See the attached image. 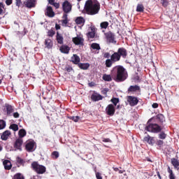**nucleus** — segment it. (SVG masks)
<instances>
[{"label":"nucleus","mask_w":179,"mask_h":179,"mask_svg":"<svg viewBox=\"0 0 179 179\" xmlns=\"http://www.w3.org/2000/svg\"><path fill=\"white\" fill-rule=\"evenodd\" d=\"M87 15H97L100 10V3L96 0H87L85 4Z\"/></svg>","instance_id":"f257e3e1"},{"label":"nucleus","mask_w":179,"mask_h":179,"mask_svg":"<svg viewBox=\"0 0 179 179\" xmlns=\"http://www.w3.org/2000/svg\"><path fill=\"white\" fill-rule=\"evenodd\" d=\"M114 72L116 73V75L114 77L116 82H124V80L128 78V73L127 72V70L121 66L114 67L112 72V76H114Z\"/></svg>","instance_id":"f03ea898"},{"label":"nucleus","mask_w":179,"mask_h":179,"mask_svg":"<svg viewBox=\"0 0 179 179\" xmlns=\"http://www.w3.org/2000/svg\"><path fill=\"white\" fill-rule=\"evenodd\" d=\"M31 166L38 174H44L45 173V166L40 165L37 162H33Z\"/></svg>","instance_id":"7ed1b4c3"},{"label":"nucleus","mask_w":179,"mask_h":179,"mask_svg":"<svg viewBox=\"0 0 179 179\" xmlns=\"http://www.w3.org/2000/svg\"><path fill=\"white\" fill-rule=\"evenodd\" d=\"M145 129L146 131H148V132L157 134L162 131V127H160L157 124H150L145 127Z\"/></svg>","instance_id":"20e7f679"},{"label":"nucleus","mask_w":179,"mask_h":179,"mask_svg":"<svg viewBox=\"0 0 179 179\" xmlns=\"http://www.w3.org/2000/svg\"><path fill=\"white\" fill-rule=\"evenodd\" d=\"M62 8L65 13H69V12L72 10V5H71V3H69L68 1H65L62 3Z\"/></svg>","instance_id":"39448f33"},{"label":"nucleus","mask_w":179,"mask_h":179,"mask_svg":"<svg viewBox=\"0 0 179 179\" xmlns=\"http://www.w3.org/2000/svg\"><path fill=\"white\" fill-rule=\"evenodd\" d=\"M25 148L28 152H33L36 149V143L34 141H29L27 142Z\"/></svg>","instance_id":"423d86ee"},{"label":"nucleus","mask_w":179,"mask_h":179,"mask_svg":"<svg viewBox=\"0 0 179 179\" xmlns=\"http://www.w3.org/2000/svg\"><path fill=\"white\" fill-rule=\"evenodd\" d=\"M106 113L108 115H113L115 114V106L113 104H109L106 108Z\"/></svg>","instance_id":"0eeeda50"},{"label":"nucleus","mask_w":179,"mask_h":179,"mask_svg":"<svg viewBox=\"0 0 179 179\" xmlns=\"http://www.w3.org/2000/svg\"><path fill=\"white\" fill-rule=\"evenodd\" d=\"M84 41L85 39H83V37L80 36L73 38V42L74 44H76V45H83Z\"/></svg>","instance_id":"6e6552de"},{"label":"nucleus","mask_w":179,"mask_h":179,"mask_svg":"<svg viewBox=\"0 0 179 179\" xmlns=\"http://www.w3.org/2000/svg\"><path fill=\"white\" fill-rule=\"evenodd\" d=\"M127 101L129 106H131L132 107H134V106H136V104H138L139 101L138 100V98L130 96L127 97Z\"/></svg>","instance_id":"1a4fd4ad"},{"label":"nucleus","mask_w":179,"mask_h":179,"mask_svg":"<svg viewBox=\"0 0 179 179\" xmlns=\"http://www.w3.org/2000/svg\"><path fill=\"white\" fill-rule=\"evenodd\" d=\"M144 142H146L147 143H148V145L153 146V145L156 143V140L155 139V137L147 136L144 137Z\"/></svg>","instance_id":"9d476101"},{"label":"nucleus","mask_w":179,"mask_h":179,"mask_svg":"<svg viewBox=\"0 0 179 179\" xmlns=\"http://www.w3.org/2000/svg\"><path fill=\"white\" fill-rule=\"evenodd\" d=\"M22 145H23V139L17 138L14 143V148L17 150H22Z\"/></svg>","instance_id":"9b49d317"},{"label":"nucleus","mask_w":179,"mask_h":179,"mask_svg":"<svg viewBox=\"0 0 179 179\" xmlns=\"http://www.w3.org/2000/svg\"><path fill=\"white\" fill-rule=\"evenodd\" d=\"M45 48H48V50L52 48V46L54 45V43L52 42V39L46 38L45 40Z\"/></svg>","instance_id":"f8f14e48"},{"label":"nucleus","mask_w":179,"mask_h":179,"mask_svg":"<svg viewBox=\"0 0 179 179\" xmlns=\"http://www.w3.org/2000/svg\"><path fill=\"white\" fill-rule=\"evenodd\" d=\"M110 59L111 61H113V62H117V61H120V59H121V56L120 55V54H118V52H115L111 55Z\"/></svg>","instance_id":"ddd939ff"},{"label":"nucleus","mask_w":179,"mask_h":179,"mask_svg":"<svg viewBox=\"0 0 179 179\" xmlns=\"http://www.w3.org/2000/svg\"><path fill=\"white\" fill-rule=\"evenodd\" d=\"M24 5L27 8H34L36 6V0H27L24 2Z\"/></svg>","instance_id":"4468645a"},{"label":"nucleus","mask_w":179,"mask_h":179,"mask_svg":"<svg viewBox=\"0 0 179 179\" xmlns=\"http://www.w3.org/2000/svg\"><path fill=\"white\" fill-rule=\"evenodd\" d=\"M45 15H47V16H49V17H54L55 14L54 13V11L52 10V8L51 6L47 7Z\"/></svg>","instance_id":"2eb2a0df"},{"label":"nucleus","mask_w":179,"mask_h":179,"mask_svg":"<svg viewBox=\"0 0 179 179\" xmlns=\"http://www.w3.org/2000/svg\"><path fill=\"white\" fill-rule=\"evenodd\" d=\"M117 54H119L120 57L125 58L127 55V50L124 48H120L117 50Z\"/></svg>","instance_id":"dca6fc26"},{"label":"nucleus","mask_w":179,"mask_h":179,"mask_svg":"<svg viewBox=\"0 0 179 179\" xmlns=\"http://www.w3.org/2000/svg\"><path fill=\"white\" fill-rule=\"evenodd\" d=\"M91 99L93 101H99V100H103V96L100 95V94L94 93L92 95Z\"/></svg>","instance_id":"f3484780"},{"label":"nucleus","mask_w":179,"mask_h":179,"mask_svg":"<svg viewBox=\"0 0 179 179\" xmlns=\"http://www.w3.org/2000/svg\"><path fill=\"white\" fill-rule=\"evenodd\" d=\"M3 164L6 170H10V169H12V163H10L9 160H4Z\"/></svg>","instance_id":"a211bd4d"},{"label":"nucleus","mask_w":179,"mask_h":179,"mask_svg":"<svg viewBox=\"0 0 179 179\" xmlns=\"http://www.w3.org/2000/svg\"><path fill=\"white\" fill-rule=\"evenodd\" d=\"M9 136H10V131L9 130H6L2 134L1 138L2 141H6Z\"/></svg>","instance_id":"6ab92c4d"},{"label":"nucleus","mask_w":179,"mask_h":179,"mask_svg":"<svg viewBox=\"0 0 179 179\" xmlns=\"http://www.w3.org/2000/svg\"><path fill=\"white\" fill-rule=\"evenodd\" d=\"M71 62L76 64V65H78V64L80 62V57H79V56H78L77 55H73L71 57Z\"/></svg>","instance_id":"aec40b11"},{"label":"nucleus","mask_w":179,"mask_h":179,"mask_svg":"<svg viewBox=\"0 0 179 179\" xmlns=\"http://www.w3.org/2000/svg\"><path fill=\"white\" fill-rule=\"evenodd\" d=\"M106 38L109 43H114V34L111 32L106 34Z\"/></svg>","instance_id":"412c9836"},{"label":"nucleus","mask_w":179,"mask_h":179,"mask_svg":"<svg viewBox=\"0 0 179 179\" xmlns=\"http://www.w3.org/2000/svg\"><path fill=\"white\" fill-rule=\"evenodd\" d=\"M171 164L173 166L175 169H177V170H179V162L177 159L173 158L171 159Z\"/></svg>","instance_id":"4be33fe9"},{"label":"nucleus","mask_w":179,"mask_h":179,"mask_svg":"<svg viewBox=\"0 0 179 179\" xmlns=\"http://www.w3.org/2000/svg\"><path fill=\"white\" fill-rule=\"evenodd\" d=\"M69 47L68 45H62L60 48L61 52H63V54H69Z\"/></svg>","instance_id":"5701e85b"},{"label":"nucleus","mask_w":179,"mask_h":179,"mask_svg":"<svg viewBox=\"0 0 179 179\" xmlns=\"http://www.w3.org/2000/svg\"><path fill=\"white\" fill-rule=\"evenodd\" d=\"M167 171L169 174V179H176V176L174 175V173H173V170H171L170 166H168Z\"/></svg>","instance_id":"b1692460"},{"label":"nucleus","mask_w":179,"mask_h":179,"mask_svg":"<svg viewBox=\"0 0 179 179\" xmlns=\"http://www.w3.org/2000/svg\"><path fill=\"white\" fill-rule=\"evenodd\" d=\"M79 68H80V69H84L86 70L89 68V66H90V64H89L88 63H80L78 64Z\"/></svg>","instance_id":"393cba45"},{"label":"nucleus","mask_w":179,"mask_h":179,"mask_svg":"<svg viewBox=\"0 0 179 179\" xmlns=\"http://www.w3.org/2000/svg\"><path fill=\"white\" fill-rule=\"evenodd\" d=\"M102 79H103L106 82H111V80H113V78L111 77V75H108V74H103Z\"/></svg>","instance_id":"a878e982"},{"label":"nucleus","mask_w":179,"mask_h":179,"mask_svg":"<svg viewBox=\"0 0 179 179\" xmlns=\"http://www.w3.org/2000/svg\"><path fill=\"white\" fill-rule=\"evenodd\" d=\"M139 89V86L138 85H131L129 87L128 92H138Z\"/></svg>","instance_id":"bb28decb"},{"label":"nucleus","mask_w":179,"mask_h":179,"mask_svg":"<svg viewBox=\"0 0 179 179\" xmlns=\"http://www.w3.org/2000/svg\"><path fill=\"white\" fill-rule=\"evenodd\" d=\"M77 24H85V19L82 17H78L76 20Z\"/></svg>","instance_id":"cd10ccee"},{"label":"nucleus","mask_w":179,"mask_h":179,"mask_svg":"<svg viewBox=\"0 0 179 179\" xmlns=\"http://www.w3.org/2000/svg\"><path fill=\"white\" fill-rule=\"evenodd\" d=\"M26 130L22 129L19 131L18 135H19V139H22V138H24V136L26 135Z\"/></svg>","instance_id":"c85d7f7f"},{"label":"nucleus","mask_w":179,"mask_h":179,"mask_svg":"<svg viewBox=\"0 0 179 179\" xmlns=\"http://www.w3.org/2000/svg\"><path fill=\"white\" fill-rule=\"evenodd\" d=\"M6 108L7 110V115H10L12 113H13V108H12V106L10 105H6Z\"/></svg>","instance_id":"c756f323"},{"label":"nucleus","mask_w":179,"mask_h":179,"mask_svg":"<svg viewBox=\"0 0 179 179\" xmlns=\"http://www.w3.org/2000/svg\"><path fill=\"white\" fill-rule=\"evenodd\" d=\"M16 162H17V165L18 166V167H20V166L23 165L24 163V161H23V159L19 157H17L16 158Z\"/></svg>","instance_id":"7c9ffc66"},{"label":"nucleus","mask_w":179,"mask_h":179,"mask_svg":"<svg viewBox=\"0 0 179 179\" xmlns=\"http://www.w3.org/2000/svg\"><path fill=\"white\" fill-rule=\"evenodd\" d=\"M10 129H13V131L16 132V131H19V126L16 124H13L10 126Z\"/></svg>","instance_id":"2f4dec72"},{"label":"nucleus","mask_w":179,"mask_h":179,"mask_svg":"<svg viewBox=\"0 0 179 179\" xmlns=\"http://www.w3.org/2000/svg\"><path fill=\"white\" fill-rule=\"evenodd\" d=\"M110 101L113 103V106L115 107H116L117 104H118V103H120V99L118 98H112Z\"/></svg>","instance_id":"473e14b6"},{"label":"nucleus","mask_w":179,"mask_h":179,"mask_svg":"<svg viewBox=\"0 0 179 179\" xmlns=\"http://www.w3.org/2000/svg\"><path fill=\"white\" fill-rule=\"evenodd\" d=\"M91 48H92V50H100V45H99L98 43H92L91 45Z\"/></svg>","instance_id":"72a5a7b5"},{"label":"nucleus","mask_w":179,"mask_h":179,"mask_svg":"<svg viewBox=\"0 0 179 179\" xmlns=\"http://www.w3.org/2000/svg\"><path fill=\"white\" fill-rule=\"evenodd\" d=\"M52 159H58L59 157V152L55 151L52 152Z\"/></svg>","instance_id":"f704fd0d"},{"label":"nucleus","mask_w":179,"mask_h":179,"mask_svg":"<svg viewBox=\"0 0 179 179\" xmlns=\"http://www.w3.org/2000/svg\"><path fill=\"white\" fill-rule=\"evenodd\" d=\"M13 179H24V177H23L22 173H18L14 176Z\"/></svg>","instance_id":"c9c22d12"},{"label":"nucleus","mask_w":179,"mask_h":179,"mask_svg":"<svg viewBox=\"0 0 179 179\" xmlns=\"http://www.w3.org/2000/svg\"><path fill=\"white\" fill-rule=\"evenodd\" d=\"M6 127V122L4 120H0V129H4Z\"/></svg>","instance_id":"e433bc0d"},{"label":"nucleus","mask_w":179,"mask_h":179,"mask_svg":"<svg viewBox=\"0 0 179 179\" xmlns=\"http://www.w3.org/2000/svg\"><path fill=\"white\" fill-rule=\"evenodd\" d=\"M70 120L74 121V122H78L80 120V117L79 116H71L70 117Z\"/></svg>","instance_id":"4c0bfd02"},{"label":"nucleus","mask_w":179,"mask_h":179,"mask_svg":"<svg viewBox=\"0 0 179 179\" xmlns=\"http://www.w3.org/2000/svg\"><path fill=\"white\" fill-rule=\"evenodd\" d=\"M102 29H107L108 27V22H103L100 24Z\"/></svg>","instance_id":"58836bf2"},{"label":"nucleus","mask_w":179,"mask_h":179,"mask_svg":"<svg viewBox=\"0 0 179 179\" xmlns=\"http://www.w3.org/2000/svg\"><path fill=\"white\" fill-rule=\"evenodd\" d=\"M57 43H59V44H62L64 43V38H62V36H61L59 35H57Z\"/></svg>","instance_id":"ea45409f"},{"label":"nucleus","mask_w":179,"mask_h":179,"mask_svg":"<svg viewBox=\"0 0 179 179\" xmlns=\"http://www.w3.org/2000/svg\"><path fill=\"white\" fill-rule=\"evenodd\" d=\"M113 60L111 59H106V65L107 66V68H110L111 67V65H113Z\"/></svg>","instance_id":"a19ab883"},{"label":"nucleus","mask_w":179,"mask_h":179,"mask_svg":"<svg viewBox=\"0 0 179 179\" xmlns=\"http://www.w3.org/2000/svg\"><path fill=\"white\" fill-rule=\"evenodd\" d=\"M3 9H5V5L3 3H0V15H3Z\"/></svg>","instance_id":"79ce46f5"},{"label":"nucleus","mask_w":179,"mask_h":179,"mask_svg":"<svg viewBox=\"0 0 179 179\" xmlns=\"http://www.w3.org/2000/svg\"><path fill=\"white\" fill-rule=\"evenodd\" d=\"M136 10L137 12H143V6L142 4H138Z\"/></svg>","instance_id":"37998d69"},{"label":"nucleus","mask_w":179,"mask_h":179,"mask_svg":"<svg viewBox=\"0 0 179 179\" xmlns=\"http://www.w3.org/2000/svg\"><path fill=\"white\" fill-rule=\"evenodd\" d=\"M167 137V135L165 134L164 132H161L159 134V139H164L165 138Z\"/></svg>","instance_id":"c03bdc74"},{"label":"nucleus","mask_w":179,"mask_h":179,"mask_svg":"<svg viewBox=\"0 0 179 179\" xmlns=\"http://www.w3.org/2000/svg\"><path fill=\"white\" fill-rule=\"evenodd\" d=\"M96 36V34L94 31L88 33V37L89 38H94V36Z\"/></svg>","instance_id":"a18cd8bd"},{"label":"nucleus","mask_w":179,"mask_h":179,"mask_svg":"<svg viewBox=\"0 0 179 179\" xmlns=\"http://www.w3.org/2000/svg\"><path fill=\"white\" fill-rule=\"evenodd\" d=\"M54 34H55V31L52 29H50V31H48V36L49 37H52V36H54Z\"/></svg>","instance_id":"49530a36"},{"label":"nucleus","mask_w":179,"mask_h":179,"mask_svg":"<svg viewBox=\"0 0 179 179\" xmlns=\"http://www.w3.org/2000/svg\"><path fill=\"white\" fill-rule=\"evenodd\" d=\"M164 143V142L162 140H158L157 141V146H159V148H162V146H163V144Z\"/></svg>","instance_id":"de8ad7c7"},{"label":"nucleus","mask_w":179,"mask_h":179,"mask_svg":"<svg viewBox=\"0 0 179 179\" xmlns=\"http://www.w3.org/2000/svg\"><path fill=\"white\" fill-rule=\"evenodd\" d=\"M161 1L163 6H167L169 3V0H161Z\"/></svg>","instance_id":"09e8293b"},{"label":"nucleus","mask_w":179,"mask_h":179,"mask_svg":"<svg viewBox=\"0 0 179 179\" xmlns=\"http://www.w3.org/2000/svg\"><path fill=\"white\" fill-rule=\"evenodd\" d=\"M96 179H103V177H101V173L96 172Z\"/></svg>","instance_id":"8fccbe9b"},{"label":"nucleus","mask_w":179,"mask_h":179,"mask_svg":"<svg viewBox=\"0 0 179 179\" xmlns=\"http://www.w3.org/2000/svg\"><path fill=\"white\" fill-rule=\"evenodd\" d=\"M15 3L17 6H22V0H15Z\"/></svg>","instance_id":"3c124183"},{"label":"nucleus","mask_w":179,"mask_h":179,"mask_svg":"<svg viewBox=\"0 0 179 179\" xmlns=\"http://www.w3.org/2000/svg\"><path fill=\"white\" fill-rule=\"evenodd\" d=\"M6 3L9 6V5H12V0H6Z\"/></svg>","instance_id":"603ef678"},{"label":"nucleus","mask_w":179,"mask_h":179,"mask_svg":"<svg viewBox=\"0 0 179 179\" xmlns=\"http://www.w3.org/2000/svg\"><path fill=\"white\" fill-rule=\"evenodd\" d=\"M152 108H157L159 107V104L157 103H155L152 105Z\"/></svg>","instance_id":"864d4df0"},{"label":"nucleus","mask_w":179,"mask_h":179,"mask_svg":"<svg viewBox=\"0 0 179 179\" xmlns=\"http://www.w3.org/2000/svg\"><path fill=\"white\" fill-rule=\"evenodd\" d=\"M14 118H19V113H13Z\"/></svg>","instance_id":"5fc2aeb1"},{"label":"nucleus","mask_w":179,"mask_h":179,"mask_svg":"<svg viewBox=\"0 0 179 179\" xmlns=\"http://www.w3.org/2000/svg\"><path fill=\"white\" fill-rule=\"evenodd\" d=\"M104 58H108L110 57V53L106 52L103 55Z\"/></svg>","instance_id":"6e6d98bb"},{"label":"nucleus","mask_w":179,"mask_h":179,"mask_svg":"<svg viewBox=\"0 0 179 179\" xmlns=\"http://www.w3.org/2000/svg\"><path fill=\"white\" fill-rule=\"evenodd\" d=\"M62 23L63 24H68V19H64Z\"/></svg>","instance_id":"4d7b16f0"},{"label":"nucleus","mask_w":179,"mask_h":179,"mask_svg":"<svg viewBox=\"0 0 179 179\" xmlns=\"http://www.w3.org/2000/svg\"><path fill=\"white\" fill-rule=\"evenodd\" d=\"M103 142H111V140H110L109 138H103Z\"/></svg>","instance_id":"13d9d810"},{"label":"nucleus","mask_w":179,"mask_h":179,"mask_svg":"<svg viewBox=\"0 0 179 179\" xmlns=\"http://www.w3.org/2000/svg\"><path fill=\"white\" fill-rule=\"evenodd\" d=\"M53 5H54V6H55V8H59V3H55Z\"/></svg>","instance_id":"bf43d9fd"},{"label":"nucleus","mask_w":179,"mask_h":179,"mask_svg":"<svg viewBox=\"0 0 179 179\" xmlns=\"http://www.w3.org/2000/svg\"><path fill=\"white\" fill-rule=\"evenodd\" d=\"M55 2V0H49V3H50V5H53Z\"/></svg>","instance_id":"052dcab7"},{"label":"nucleus","mask_w":179,"mask_h":179,"mask_svg":"<svg viewBox=\"0 0 179 179\" xmlns=\"http://www.w3.org/2000/svg\"><path fill=\"white\" fill-rule=\"evenodd\" d=\"M157 176H158V178H159V179H162V176H160V172H159V171H157Z\"/></svg>","instance_id":"680f3d73"},{"label":"nucleus","mask_w":179,"mask_h":179,"mask_svg":"<svg viewBox=\"0 0 179 179\" xmlns=\"http://www.w3.org/2000/svg\"><path fill=\"white\" fill-rule=\"evenodd\" d=\"M63 19H68V15L64 14Z\"/></svg>","instance_id":"e2e57ef3"},{"label":"nucleus","mask_w":179,"mask_h":179,"mask_svg":"<svg viewBox=\"0 0 179 179\" xmlns=\"http://www.w3.org/2000/svg\"><path fill=\"white\" fill-rule=\"evenodd\" d=\"M113 170H114V171H120V169H118V168H113Z\"/></svg>","instance_id":"0e129e2a"},{"label":"nucleus","mask_w":179,"mask_h":179,"mask_svg":"<svg viewBox=\"0 0 179 179\" xmlns=\"http://www.w3.org/2000/svg\"><path fill=\"white\" fill-rule=\"evenodd\" d=\"M56 29H57V30H59V29H60V27H59V25H58V24H56Z\"/></svg>","instance_id":"69168bd1"},{"label":"nucleus","mask_w":179,"mask_h":179,"mask_svg":"<svg viewBox=\"0 0 179 179\" xmlns=\"http://www.w3.org/2000/svg\"><path fill=\"white\" fill-rule=\"evenodd\" d=\"M119 173H120V174H122V173H124V171L120 170V171H119Z\"/></svg>","instance_id":"338daca9"},{"label":"nucleus","mask_w":179,"mask_h":179,"mask_svg":"<svg viewBox=\"0 0 179 179\" xmlns=\"http://www.w3.org/2000/svg\"><path fill=\"white\" fill-rule=\"evenodd\" d=\"M1 150H2V147L0 146V152H1Z\"/></svg>","instance_id":"774afa93"}]
</instances>
